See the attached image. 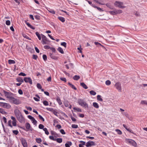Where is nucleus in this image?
<instances>
[{
    "instance_id": "f257e3e1",
    "label": "nucleus",
    "mask_w": 147,
    "mask_h": 147,
    "mask_svg": "<svg viewBox=\"0 0 147 147\" xmlns=\"http://www.w3.org/2000/svg\"><path fill=\"white\" fill-rule=\"evenodd\" d=\"M14 113L17 119L20 122L22 123L24 122V118L19 110L18 109L15 110Z\"/></svg>"
},
{
    "instance_id": "f03ea898",
    "label": "nucleus",
    "mask_w": 147,
    "mask_h": 147,
    "mask_svg": "<svg viewBox=\"0 0 147 147\" xmlns=\"http://www.w3.org/2000/svg\"><path fill=\"white\" fill-rule=\"evenodd\" d=\"M78 102L79 105L86 108H88V104L82 99L79 98L78 100Z\"/></svg>"
},
{
    "instance_id": "7ed1b4c3",
    "label": "nucleus",
    "mask_w": 147,
    "mask_h": 147,
    "mask_svg": "<svg viewBox=\"0 0 147 147\" xmlns=\"http://www.w3.org/2000/svg\"><path fill=\"white\" fill-rule=\"evenodd\" d=\"M42 38V43L43 45L49 44L50 41L47 39L46 36L42 34H41Z\"/></svg>"
},
{
    "instance_id": "20e7f679",
    "label": "nucleus",
    "mask_w": 147,
    "mask_h": 147,
    "mask_svg": "<svg viewBox=\"0 0 147 147\" xmlns=\"http://www.w3.org/2000/svg\"><path fill=\"white\" fill-rule=\"evenodd\" d=\"M3 92L5 94V96L7 98H8L10 100V101L12 99L13 97V94L11 92H9L4 90Z\"/></svg>"
},
{
    "instance_id": "39448f33",
    "label": "nucleus",
    "mask_w": 147,
    "mask_h": 147,
    "mask_svg": "<svg viewBox=\"0 0 147 147\" xmlns=\"http://www.w3.org/2000/svg\"><path fill=\"white\" fill-rule=\"evenodd\" d=\"M115 6L116 7H118L120 8H124L125 7L123 6V3L116 1L114 3Z\"/></svg>"
},
{
    "instance_id": "423d86ee",
    "label": "nucleus",
    "mask_w": 147,
    "mask_h": 147,
    "mask_svg": "<svg viewBox=\"0 0 147 147\" xmlns=\"http://www.w3.org/2000/svg\"><path fill=\"white\" fill-rule=\"evenodd\" d=\"M125 141L127 143H129L135 147H136L137 146L136 142L132 140L129 139H126Z\"/></svg>"
},
{
    "instance_id": "0eeeda50",
    "label": "nucleus",
    "mask_w": 147,
    "mask_h": 147,
    "mask_svg": "<svg viewBox=\"0 0 147 147\" xmlns=\"http://www.w3.org/2000/svg\"><path fill=\"white\" fill-rule=\"evenodd\" d=\"M114 86L115 88L117 89L119 92H121V84L119 82H117L115 84Z\"/></svg>"
},
{
    "instance_id": "6e6552de",
    "label": "nucleus",
    "mask_w": 147,
    "mask_h": 147,
    "mask_svg": "<svg viewBox=\"0 0 147 147\" xmlns=\"http://www.w3.org/2000/svg\"><path fill=\"white\" fill-rule=\"evenodd\" d=\"M10 101L11 102L16 105H18L20 103V102L18 99L15 98L13 97Z\"/></svg>"
},
{
    "instance_id": "1a4fd4ad",
    "label": "nucleus",
    "mask_w": 147,
    "mask_h": 147,
    "mask_svg": "<svg viewBox=\"0 0 147 147\" xmlns=\"http://www.w3.org/2000/svg\"><path fill=\"white\" fill-rule=\"evenodd\" d=\"M25 127L26 128V130L24 128H22L24 130L27 131H32V129L30 126V125L29 123H27L25 124Z\"/></svg>"
},
{
    "instance_id": "9d476101",
    "label": "nucleus",
    "mask_w": 147,
    "mask_h": 147,
    "mask_svg": "<svg viewBox=\"0 0 147 147\" xmlns=\"http://www.w3.org/2000/svg\"><path fill=\"white\" fill-rule=\"evenodd\" d=\"M0 105L3 108L7 109H9L11 107V106L10 105L7 103L1 102Z\"/></svg>"
},
{
    "instance_id": "9b49d317",
    "label": "nucleus",
    "mask_w": 147,
    "mask_h": 147,
    "mask_svg": "<svg viewBox=\"0 0 147 147\" xmlns=\"http://www.w3.org/2000/svg\"><path fill=\"white\" fill-rule=\"evenodd\" d=\"M96 144L93 141H89L86 143V146L87 147H89L92 146H95Z\"/></svg>"
},
{
    "instance_id": "f8f14e48",
    "label": "nucleus",
    "mask_w": 147,
    "mask_h": 147,
    "mask_svg": "<svg viewBox=\"0 0 147 147\" xmlns=\"http://www.w3.org/2000/svg\"><path fill=\"white\" fill-rule=\"evenodd\" d=\"M26 82H29L30 84H32V80L30 78L25 77L24 78V81Z\"/></svg>"
},
{
    "instance_id": "ddd939ff",
    "label": "nucleus",
    "mask_w": 147,
    "mask_h": 147,
    "mask_svg": "<svg viewBox=\"0 0 147 147\" xmlns=\"http://www.w3.org/2000/svg\"><path fill=\"white\" fill-rule=\"evenodd\" d=\"M21 141L24 147H27V143L24 139L22 138L21 139Z\"/></svg>"
},
{
    "instance_id": "4468645a",
    "label": "nucleus",
    "mask_w": 147,
    "mask_h": 147,
    "mask_svg": "<svg viewBox=\"0 0 147 147\" xmlns=\"http://www.w3.org/2000/svg\"><path fill=\"white\" fill-rule=\"evenodd\" d=\"M72 145V143L71 142H67L65 144V147H70V146Z\"/></svg>"
},
{
    "instance_id": "2eb2a0df",
    "label": "nucleus",
    "mask_w": 147,
    "mask_h": 147,
    "mask_svg": "<svg viewBox=\"0 0 147 147\" xmlns=\"http://www.w3.org/2000/svg\"><path fill=\"white\" fill-rule=\"evenodd\" d=\"M17 81L21 83L23 82H24V80H23L21 77H18L16 78Z\"/></svg>"
},
{
    "instance_id": "dca6fc26",
    "label": "nucleus",
    "mask_w": 147,
    "mask_h": 147,
    "mask_svg": "<svg viewBox=\"0 0 147 147\" xmlns=\"http://www.w3.org/2000/svg\"><path fill=\"white\" fill-rule=\"evenodd\" d=\"M80 85L85 89H87L88 88L86 85L83 82L81 83Z\"/></svg>"
},
{
    "instance_id": "f3484780",
    "label": "nucleus",
    "mask_w": 147,
    "mask_h": 147,
    "mask_svg": "<svg viewBox=\"0 0 147 147\" xmlns=\"http://www.w3.org/2000/svg\"><path fill=\"white\" fill-rule=\"evenodd\" d=\"M93 105L95 108L98 109L99 108V106L98 103L96 102H94L93 103Z\"/></svg>"
},
{
    "instance_id": "a211bd4d",
    "label": "nucleus",
    "mask_w": 147,
    "mask_h": 147,
    "mask_svg": "<svg viewBox=\"0 0 147 147\" xmlns=\"http://www.w3.org/2000/svg\"><path fill=\"white\" fill-rule=\"evenodd\" d=\"M80 78V77L78 75H75L73 77V79L76 80H79Z\"/></svg>"
},
{
    "instance_id": "6ab92c4d",
    "label": "nucleus",
    "mask_w": 147,
    "mask_h": 147,
    "mask_svg": "<svg viewBox=\"0 0 147 147\" xmlns=\"http://www.w3.org/2000/svg\"><path fill=\"white\" fill-rule=\"evenodd\" d=\"M68 84L69 85V86L72 88L74 89L75 90H76L77 88H76L75 87V86H74V85L72 84L70 82L68 83Z\"/></svg>"
},
{
    "instance_id": "aec40b11",
    "label": "nucleus",
    "mask_w": 147,
    "mask_h": 147,
    "mask_svg": "<svg viewBox=\"0 0 147 147\" xmlns=\"http://www.w3.org/2000/svg\"><path fill=\"white\" fill-rule=\"evenodd\" d=\"M58 19L63 22L65 21V18L63 17H58Z\"/></svg>"
},
{
    "instance_id": "412c9836",
    "label": "nucleus",
    "mask_w": 147,
    "mask_h": 147,
    "mask_svg": "<svg viewBox=\"0 0 147 147\" xmlns=\"http://www.w3.org/2000/svg\"><path fill=\"white\" fill-rule=\"evenodd\" d=\"M74 109V110H76L77 111L79 112H81L82 110L81 109L78 107H74L73 108Z\"/></svg>"
},
{
    "instance_id": "4be33fe9",
    "label": "nucleus",
    "mask_w": 147,
    "mask_h": 147,
    "mask_svg": "<svg viewBox=\"0 0 147 147\" xmlns=\"http://www.w3.org/2000/svg\"><path fill=\"white\" fill-rule=\"evenodd\" d=\"M0 112L2 114H7V113L5 112L3 109H0Z\"/></svg>"
},
{
    "instance_id": "5701e85b",
    "label": "nucleus",
    "mask_w": 147,
    "mask_h": 147,
    "mask_svg": "<svg viewBox=\"0 0 147 147\" xmlns=\"http://www.w3.org/2000/svg\"><path fill=\"white\" fill-rule=\"evenodd\" d=\"M58 51L62 54L64 53V51L63 49L60 47H59L57 49Z\"/></svg>"
},
{
    "instance_id": "b1692460",
    "label": "nucleus",
    "mask_w": 147,
    "mask_h": 147,
    "mask_svg": "<svg viewBox=\"0 0 147 147\" xmlns=\"http://www.w3.org/2000/svg\"><path fill=\"white\" fill-rule=\"evenodd\" d=\"M22 36L25 38L29 40H31V39L29 38V37L27 36L26 34H22Z\"/></svg>"
},
{
    "instance_id": "393cba45",
    "label": "nucleus",
    "mask_w": 147,
    "mask_h": 147,
    "mask_svg": "<svg viewBox=\"0 0 147 147\" xmlns=\"http://www.w3.org/2000/svg\"><path fill=\"white\" fill-rule=\"evenodd\" d=\"M35 34L38 37V39L39 40H40L41 39V37L40 34L38 32H36Z\"/></svg>"
},
{
    "instance_id": "a878e982",
    "label": "nucleus",
    "mask_w": 147,
    "mask_h": 147,
    "mask_svg": "<svg viewBox=\"0 0 147 147\" xmlns=\"http://www.w3.org/2000/svg\"><path fill=\"white\" fill-rule=\"evenodd\" d=\"M15 61L14 60H8V63L9 64H14L15 63Z\"/></svg>"
},
{
    "instance_id": "bb28decb",
    "label": "nucleus",
    "mask_w": 147,
    "mask_h": 147,
    "mask_svg": "<svg viewBox=\"0 0 147 147\" xmlns=\"http://www.w3.org/2000/svg\"><path fill=\"white\" fill-rule=\"evenodd\" d=\"M109 13L111 14L112 15L116 14V12L115 10L112 11H109Z\"/></svg>"
},
{
    "instance_id": "cd10ccee",
    "label": "nucleus",
    "mask_w": 147,
    "mask_h": 147,
    "mask_svg": "<svg viewBox=\"0 0 147 147\" xmlns=\"http://www.w3.org/2000/svg\"><path fill=\"white\" fill-rule=\"evenodd\" d=\"M140 103L142 105L145 104L147 105V101L146 100H142L141 101Z\"/></svg>"
},
{
    "instance_id": "c85d7f7f",
    "label": "nucleus",
    "mask_w": 147,
    "mask_h": 147,
    "mask_svg": "<svg viewBox=\"0 0 147 147\" xmlns=\"http://www.w3.org/2000/svg\"><path fill=\"white\" fill-rule=\"evenodd\" d=\"M56 140L57 142L59 143H61L62 142V139L61 138H58L56 139Z\"/></svg>"
},
{
    "instance_id": "c756f323",
    "label": "nucleus",
    "mask_w": 147,
    "mask_h": 147,
    "mask_svg": "<svg viewBox=\"0 0 147 147\" xmlns=\"http://www.w3.org/2000/svg\"><path fill=\"white\" fill-rule=\"evenodd\" d=\"M43 130L45 131V133L47 135L49 134V132L48 131L47 129L46 128H43Z\"/></svg>"
},
{
    "instance_id": "7c9ffc66",
    "label": "nucleus",
    "mask_w": 147,
    "mask_h": 147,
    "mask_svg": "<svg viewBox=\"0 0 147 147\" xmlns=\"http://www.w3.org/2000/svg\"><path fill=\"white\" fill-rule=\"evenodd\" d=\"M90 93L91 94L93 95H95L96 94V92L93 90H91L90 91Z\"/></svg>"
},
{
    "instance_id": "2f4dec72",
    "label": "nucleus",
    "mask_w": 147,
    "mask_h": 147,
    "mask_svg": "<svg viewBox=\"0 0 147 147\" xmlns=\"http://www.w3.org/2000/svg\"><path fill=\"white\" fill-rule=\"evenodd\" d=\"M97 100L99 101H102V99L101 97V96L100 95H98L97 96Z\"/></svg>"
},
{
    "instance_id": "473e14b6",
    "label": "nucleus",
    "mask_w": 147,
    "mask_h": 147,
    "mask_svg": "<svg viewBox=\"0 0 147 147\" xmlns=\"http://www.w3.org/2000/svg\"><path fill=\"white\" fill-rule=\"evenodd\" d=\"M57 102H58L59 105H61L62 104V102L61 101V100L60 98H58L57 99Z\"/></svg>"
},
{
    "instance_id": "72a5a7b5",
    "label": "nucleus",
    "mask_w": 147,
    "mask_h": 147,
    "mask_svg": "<svg viewBox=\"0 0 147 147\" xmlns=\"http://www.w3.org/2000/svg\"><path fill=\"white\" fill-rule=\"evenodd\" d=\"M115 131L117 132V134L119 135H121L122 134V132L121 131L118 129H116Z\"/></svg>"
},
{
    "instance_id": "f704fd0d",
    "label": "nucleus",
    "mask_w": 147,
    "mask_h": 147,
    "mask_svg": "<svg viewBox=\"0 0 147 147\" xmlns=\"http://www.w3.org/2000/svg\"><path fill=\"white\" fill-rule=\"evenodd\" d=\"M116 12V14L118 13H121L122 12V11L121 10H115Z\"/></svg>"
},
{
    "instance_id": "c9c22d12",
    "label": "nucleus",
    "mask_w": 147,
    "mask_h": 147,
    "mask_svg": "<svg viewBox=\"0 0 147 147\" xmlns=\"http://www.w3.org/2000/svg\"><path fill=\"white\" fill-rule=\"evenodd\" d=\"M64 105L65 107H68L70 104L69 103V102L68 101H65L64 102Z\"/></svg>"
},
{
    "instance_id": "e433bc0d",
    "label": "nucleus",
    "mask_w": 147,
    "mask_h": 147,
    "mask_svg": "<svg viewBox=\"0 0 147 147\" xmlns=\"http://www.w3.org/2000/svg\"><path fill=\"white\" fill-rule=\"evenodd\" d=\"M36 141L37 143H40V142H41L42 140L40 138H37L36 139Z\"/></svg>"
},
{
    "instance_id": "4c0bfd02",
    "label": "nucleus",
    "mask_w": 147,
    "mask_h": 147,
    "mask_svg": "<svg viewBox=\"0 0 147 147\" xmlns=\"http://www.w3.org/2000/svg\"><path fill=\"white\" fill-rule=\"evenodd\" d=\"M12 123L13 126H16L17 125L16 120L13 121Z\"/></svg>"
},
{
    "instance_id": "58836bf2",
    "label": "nucleus",
    "mask_w": 147,
    "mask_h": 147,
    "mask_svg": "<svg viewBox=\"0 0 147 147\" xmlns=\"http://www.w3.org/2000/svg\"><path fill=\"white\" fill-rule=\"evenodd\" d=\"M38 127L40 129H43V128H44V126L42 124H40L39 125Z\"/></svg>"
},
{
    "instance_id": "ea45409f",
    "label": "nucleus",
    "mask_w": 147,
    "mask_h": 147,
    "mask_svg": "<svg viewBox=\"0 0 147 147\" xmlns=\"http://www.w3.org/2000/svg\"><path fill=\"white\" fill-rule=\"evenodd\" d=\"M43 103L44 105L45 106H48L49 105V103L46 100L44 101L43 102Z\"/></svg>"
},
{
    "instance_id": "a19ab883",
    "label": "nucleus",
    "mask_w": 147,
    "mask_h": 147,
    "mask_svg": "<svg viewBox=\"0 0 147 147\" xmlns=\"http://www.w3.org/2000/svg\"><path fill=\"white\" fill-rule=\"evenodd\" d=\"M49 138L51 140H53L54 141H56V138H54L52 136H50Z\"/></svg>"
},
{
    "instance_id": "79ce46f5",
    "label": "nucleus",
    "mask_w": 147,
    "mask_h": 147,
    "mask_svg": "<svg viewBox=\"0 0 147 147\" xmlns=\"http://www.w3.org/2000/svg\"><path fill=\"white\" fill-rule=\"evenodd\" d=\"M105 83L107 85H109L111 84V82L109 80H107L106 81Z\"/></svg>"
},
{
    "instance_id": "37998d69",
    "label": "nucleus",
    "mask_w": 147,
    "mask_h": 147,
    "mask_svg": "<svg viewBox=\"0 0 147 147\" xmlns=\"http://www.w3.org/2000/svg\"><path fill=\"white\" fill-rule=\"evenodd\" d=\"M18 75L24 76H26V75L23 72H21L18 74Z\"/></svg>"
},
{
    "instance_id": "c03bdc74",
    "label": "nucleus",
    "mask_w": 147,
    "mask_h": 147,
    "mask_svg": "<svg viewBox=\"0 0 147 147\" xmlns=\"http://www.w3.org/2000/svg\"><path fill=\"white\" fill-rule=\"evenodd\" d=\"M31 121H32V122L34 124V125L36 124L37 121L35 120L34 118Z\"/></svg>"
},
{
    "instance_id": "a18cd8bd",
    "label": "nucleus",
    "mask_w": 147,
    "mask_h": 147,
    "mask_svg": "<svg viewBox=\"0 0 147 147\" xmlns=\"http://www.w3.org/2000/svg\"><path fill=\"white\" fill-rule=\"evenodd\" d=\"M71 127L73 128H77L78 127V125L75 124H73L72 125Z\"/></svg>"
},
{
    "instance_id": "49530a36",
    "label": "nucleus",
    "mask_w": 147,
    "mask_h": 147,
    "mask_svg": "<svg viewBox=\"0 0 147 147\" xmlns=\"http://www.w3.org/2000/svg\"><path fill=\"white\" fill-rule=\"evenodd\" d=\"M43 58L45 61H46L47 60V57L46 55H43Z\"/></svg>"
},
{
    "instance_id": "de8ad7c7",
    "label": "nucleus",
    "mask_w": 147,
    "mask_h": 147,
    "mask_svg": "<svg viewBox=\"0 0 147 147\" xmlns=\"http://www.w3.org/2000/svg\"><path fill=\"white\" fill-rule=\"evenodd\" d=\"M61 45L63 46L65 48L66 47V43L65 42H62L61 43Z\"/></svg>"
},
{
    "instance_id": "09e8293b",
    "label": "nucleus",
    "mask_w": 147,
    "mask_h": 147,
    "mask_svg": "<svg viewBox=\"0 0 147 147\" xmlns=\"http://www.w3.org/2000/svg\"><path fill=\"white\" fill-rule=\"evenodd\" d=\"M8 125L11 127H12V126L11 125V120H9L8 121Z\"/></svg>"
},
{
    "instance_id": "8fccbe9b",
    "label": "nucleus",
    "mask_w": 147,
    "mask_h": 147,
    "mask_svg": "<svg viewBox=\"0 0 147 147\" xmlns=\"http://www.w3.org/2000/svg\"><path fill=\"white\" fill-rule=\"evenodd\" d=\"M37 87L39 89H41L42 88V86L39 83H38L37 84Z\"/></svg>"
},
{
    "instance_id": "3c124183",
    "label": "nucleus",
    "mask_w": 147,
    "mask_h": 147,
    "mask_svg": "<svg viewBox=\"0 0 147 147\" xmlns=\"http://www.w3.org/2000/svg\"><path fill=\"white\" fill-rule=\"evenodd\" d=\"M106 6L110 8H112V7L110 3H107L106 4Z\"/></svg>"
},
{
    "instance_id": "603ef678",
    "label": "nucleus",
    "mask_w": 147,
    "mask_h": 147,
    "mask_svg": "<svg viewBox=\"0 0 147 147\" xmlns=\"http://www.w3.org/2000/svg\"><path fill=\"white\" fill-rule=\"evenodd\" d=\"M94 8H96L99 11H102V10L100 7H99L96 6H94Z\"/></svg>"
},
{
    "instance_id": "864d4df0",
    "label": "nucleus",
    "mask_w": 147,
    "mask_h": 147,
    "mask_svg": "<svg viewBox=\"0 0 147 147\" xmlns=\"http://www.w3.org/2000/svg\"><path fill=\"white\" fill-rule=\"evenodd\" d=\"M60 132L62 134H65V132L63 129H61L60 130Z\"/></svg>"
},
{
    "instance_id": "5fc2aeb1",
    "label": "nucleus",
    "mask_w": 147,
    "mask_h": 147,
    "mask_svg": "<svg viewBox=\"0 0 147 147\" xmlns=\"http://www.w3.org/2000/svg\"><path fill=\"white\" fill-rule=\"evenodd\" d=\"M13 132L15 135H17L18 133V130H13Z\"/></svg>"
},
{
    "instance_id": "6e6d98bb",
    "label": "nucleus",
    "mask_w": 147,
    "mask_h": 147,
    "mask_svg": "<svg viewBox=\"0 0 147 147\" xmlns=\"http://www.w3.org/2000/svg\"><path fill=\"white\" fill-rule=\"evenodd\" d=\"M5 23L6 25H9L10 24V21L9 20H7L6 21Z\"/></svg>"
},
{
    "instance_id": "4d7b16f0",
    "label": "nucleus",
    "mask_w": 147,
    "mask_h": 147,
    "mask_svg": "<svg viewBox=\"0 0 147 147\" xmlns=\"http://www.w3.org/2000/svg\"><path fill=\"white\" fill-rule=\"evenodd\" d=\"M38 117H39V118L42 120V121H45V119H44V118H43V117L41 116L40 115H38Z\"/></svg>"
},
{
    "instance_id": "13d9d810",
    "label": "nucleus",
    "mask_w": 147,
    "mask_h": 147,
    "mask_svg": "<svg viewBox=\"0 0 147 147\" xmlns=\"http://www.w3.org/2000/svg\"><path fill=\"white\" fill-rule=\"evenodd\" d=\"M38 57V56L36 55H33L32 56V58L35 59H36Z\"/></svg>"
},
{
    "instance_id": "bf43d9fd",
    "label": "nucleus",
    "mask_w": 147,
    "mask_h": 147,
    "mask_svg": "<svg viewBox=\"0 0 147 147\" xmlns=\"http://www.w3.org/2000/svg\"><path fill=\"white\" fill-rule=\"evenodd\" d=\"M60 80L63 81L65 82H66V80L65 78H60Z\"/></svg>"
},
{
    "instance_id": "052dcab7",
    "label": "nucleus",
    "mask_w": 147,
    "mask_h": 147,
    "mask_svg": "<svg viewBox=\"0 0 147 147\" xmlns=\"http://www.w3.org/2000/svg\"><path fill=\"white\" fill-rule=\"evenodd\" d=\"M18 92L20 94H23V92L21 89H19L18 90Z\"/></svg>"
},
{
    "instance_id": "680f3d73",
    "label": "nucleus",
    "mask_w": 147,
    "mask_h": 147,
    "mask_svg": "<svg viewBox=\"0 0 147 147\" xmlns=\"http://www.w3.org/2000/svg\"><path fill=\"white\" fill-rule=\"evenodd\" d=\"M44 48L45 49H50V47L48 45H45L44 46Z\"/></svg>"
},
{
    "instance_id": "e2e57ef3",
    "label": "nucleus",
    "mask_w": 147,
    "mask_h": 147,
    "mask_svg": "<svg viewBox=\"0 0 147 147\" xmlns=\"http://www.w3.org/2000/svg\"><path fill=\"white\" fill-rule=\"evenodd\" d=\"M28 117L29 119H31V120L32 119H33L34 118L33 117H32L31 116V115H28Z\"/></svg>"
},
{
    "instance_id": "0e129e2a",
    "label": "nucleus",
    "mask_w": 147,
    "mask_h": 147,
    "mask_svg": "<svg viewBox=\"0 0 147 147\" xmlns=\"http://www.w3.org/2000/svg\"><path fill=\"white\" fill-rule=\"evenodd\" d=\"M80 142L82 143V144H82V145H84L85 144L86 142H84V141H80Z\"/></svg>"
},
{
    "instance_id": "69168bd1",
    "label": "nucleus",
    "mask_w": 147,
    "mask_h": 147,
    "mask_svg": "<svg viewBox=\"0 0 147 147\" xmlns=\"http://www.w3.org/2000/svg\"><path fill=\"white\" fill-rule=\"evenodd\" d=\"M35 18L37 20H39L40 19V17L38 15H36L35 16Z\"/></svg>"
},
{
    "instance_id": "338daca9",
    "label": "nucleus",
    "mask_w": 147,
    "mask_h": 147,
    "mask_svg": "<svg viewBox=\"0 0 147 147\" xmlns=\"http://www.w3.org/2000/svg\"><path fill=\"white\" fill-rule=\"evenodd\" d=\"M48 11L51 13H52L53 14H55V11H54V10H48Z\"/></svg>"
},
{
    "instance_id": "774afa93",
    "label": "nucleus",
    "mask_w": 147,
    "mask_h": 147,
    "mask_svg": "<svg viewBox=\"0 0 147 147\" xmlns=\"http://www.w3.org/2000/svg\"><path fill=\"white\" fill-rule=\"evenodd\" d=\"M79 116L80 117L83 118L84 117V115L83 114L79 113Z\"/></svg>"
}]
</instances>
